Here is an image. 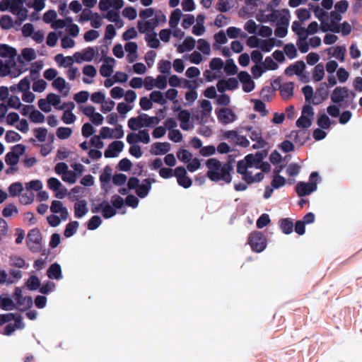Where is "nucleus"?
Segmentation results:
<instances>
[{"label":"nucleus","mask_w":362,"mask_h":362,"mask_svg":"<svg viewBox=\"0 0 362 362\" xmlns=\"http://www.w3.org/2000/svg\"><path fill=\"white\" fill-rule=\"evenodd\" d=\"M206 166L208 168L206 176L210 180L216 182L223 180L227 184L230 183L233 168L230 161L222 164L218 159L211 158L206 160Z\"/></svg>","instance_id":"obj_1"},{"label":"nucleus","mask_w":362,"mask_h":362,"mask_svg":"<svg viewBox=\"0 0 362 362\" xmlns=\"http://www.w3.org/2000/svg\"><path fill=\"white\" fill-rule=\"evenodd\" d=\"M356 93L350 90L346 86L336 87L330 96L331 100L334 104H338L342 108L350 107L355 109L356 103L354 102Z\"/></svg>","instance_id":"obj_2"},{"label":"nucleus","mask_w":362,"mask_h":362,"mask_svg":"<svg viewBox=\"0 0 362 362\" xmlns=\"http://www.w3.org/2000/svg\"><path fill=\"white\" fill-rule=\"evenodd\" d=\"M26 245L32 252L37 253L41 251L42 247V236L39 228H35L28 232Z\"/></svg>","instance_id":"obj_3"},{"label":"nucleus","mask_w":362,"mask_h":362,"mask_svg":"<svg viewBox=\"0 0 362 362\" xmlns=\"http://www.w3.org/2000/svg\"><path fill=\"white\" fill-rule=\"evenodd\" d=\"M317 177L318 173L317 172H313L310 175V182H299L296 186V192L298 197H305L316 191L317 188V183L313 180L315 178Z\"/></svg>","instance_id":"obj_4"},{"label":"nucleus","mask_w":362,"mask_h":362,"mask_svg":"<svg viewBox=\"0 0 362 362\" xmlns=\"http://www.w3.org/2000/svg\"><path fill=\"white\" fill-rule=\"evenodd\" d=\"M252 251L255 252H262L267 247V240L264 234L258 230L250 233L247 240Z\"/></svg>","instance_id":"obj_5"},{"label":"nucleus","mask_w":362,"mask_h":362,"mask_svg":"<svg viewBox=\"0 0 362 362\" xmlns=\"http://www.w3.org/2000/svg\"><path fill=\"white\" fill-rule=\"evenodd\" d=\"M246 129L250 132L249 135L250 139L256 142L252 145V148H262L267 145V142L262 137L261 129H253L252 127H247Z\"/></svg>","instance_id":"obj_6"},{"label":"nucleus","mask_w":362,"mask_h":362,"mask_svg":"<svg viewBox=\"0 0 362 362\" xmlns=\"http://www.w3.org/2000/svg\"><path fill=\"white\" fill-rule=\"evenodd\" d=\"M217 118L219 122L223 124H228L234 122L236 119V115L234 112L228 107H223L216 112Z\"/></svg>","instance_id":"obj_7"},{"label":"nucleus","mask_w":362,"mask_h":362,"mask_svg":"<svg viewBox=\"0 0 362 362\" xmlns=\"http://www.w3.org/2000/svg\"><path fill=\"white\" fill-rule=\"evenodd\" d=\"M17 55V51L15 48L6 45L0 44V57L3 58L8 57V63L11 64V66H16V62L14 60Z\"/></svg>","instance_id":"obj_8"},{"label":"nucleus","mask_w":362,"mask_h":362,"mask_svg":"<svg viewBox=\"0 0 362 362\" xmlns=\"http://www.w3.org/2000/svg\"><path fill=\"white\" fill-rule=\"evenodd\" d=\"M329 92L326 83H322L320 86L316 89L313 103L314 105H320L328 98Z\"/></svg>","instance_id":"obj_9"},{"label":"nucleus","mask_w":362,"mask_h":362,"mask_svg":"<svg viewBox=\"0 0 362 362\" xmlns=\"http://www.w3.org/2000/svg\"><path fill=\"white\" fill-rule=\"evenodd\" d=\"M289 11L286 8L281 10L273 9L272 10V13L265 16V19L264 21L279 23L280 22L281 18L287 17L289 18Z\"/></svg>","instance_id":"obj_10"},{"label":"nucleus","mask_w":362,"mask_h":362,"mask_svg":"<svg viewBox=\"0 0 362 362\" xmlns=\"http://www.w3.org/2000/svg\"><path fill=\"white\" fill-rule=\"evenodd\" d=\"M115 59L111 57H105L104 63L100 69V73L103 77H109L113 72V66Z\"/></svg>","instance_id":"obj_11"},{"label":"nucleus","mask_w":362,"mask_h":362,"mask_svg":"<svg viewBox=\"0 0 362 362\" xmlns=\"http://www.w3.org/2000/svg\"><path fill=\"white\" fill-rule=\"evenodd\" d=\"M124 143L121 141H115L112 142L108 148L105 151V156L106 158H114L117 156V153L122 151Z\"/></svg>","instance_id":"obj_12"},{"label":"nucleus","mask_w":362,"mask_h":362,"mask_svg":"<svg viewBox=\"0 0 362 362\" xmlns=\"http://www.w3.org/2000/svg\"><path fill=\"white\" fill-rule=\"evenodd\" d=\"M155 182L154 179L146 178L142 181L141 185H139L138 189L136 190V193L140 198H145L149 193L151 189V185Z\"/></svg>","instance_id":"obj_13"},{"label":"nucleus","mask_w":362,"mask_h":362,"mask_svg":"<svg viewBox=\"0 0 362 362\" xmlns=\"http://www.w3.org/2000/svg\"><path fill=\"white\" fill-rule=\"evenodd\" d=\"M305 69V64L303 61L300 60L295 62L293 64H291L285 69V74L288 76H292L296 74L300 76Z\"/></svg>","instance_id":"obj_14"},{"label":"nucleus","mask_w":362,"mask_h":362,"mask_svg":"<svg viewBox=\"0 0 362 362\" xmlns=\"http://www.w3.org/2000/svg\"><path fill=\"white\" fill-rule=\"evenodd\" d=\"M289 25V18H281L280 22L276 23L274 34L278 37H284L288 33V27Z\"/></svg>","instance_id":"obj_15"},{"label":"nucleus","mask_w":362,"mask_h":362,"mask_svg":"<svg viewBox=\"0 0 362 362\" xmlns=\"http://www.w3.org/2000/svg\"><path fill=\"white\" fill-rule=\"evenodd\" d=\"M47 275L51 279H61L62 278L61 266L58 263L52 264L47 271Z\"/></svg>","instance_id":"obj_16"},{"label":"nucleus","mask_w":362,"mask_h":362,"mask_svg":"<svg viewBox=\"0 0 362 362\" xmlns=\"http://www.w3.org/2000/svg\"><path fill=\"white\" fill-rule=\"evenodd\" d=\"M87 202L86 200H80L74 204V216L78 218H82L88 212Z\"/></svg>","instance_id":"obj_17"},{"label":"nucleus","mask_w":362,"mask_h":362,"mask_svg":"<svg viewBox=\"0 0 362 362\" xmlns=\"http://www.w3.org/2000/svg\"><path fill=\"white\" fill-rule=\"evenodd\" d=\"M170 149V145L168 142H157L152 145L151 153L154 155L167 153Z\"/></svg>","instance_id":"obj_18"},{"label":"nucleus","mask_w":362,"mask_h":362,"mask_svg":"<svg viewBox=\"0 0 362 362\" xmlns=\"http://www.w3.org/2000/svg\"><path fill=\"white\" fill-rule=\"evenodd\" d=\"M100 206H102L100 207L101 211L103 214V216L105 218H112L117 214L116 209L112 206H111L107 201H103V202H101Z\"/></svg>","instance_id":"obj_19"},{"label":"nucleus","mask_w":362,"mask_h":362,"mask_svg":"<svg viewBox=\"0 0 362 362\" xmlns=\"http://www.w3.org/2000/svg\"><path fill=\"white\" fill-rule=\"evenodd\" d=\"M294 83L286 82L282 85L280 95L284 100L289 99L293 95Z\"/></svg>","instance_id":"obj_20"},{"label":"nucleus","mask_w":362,"mask_h":362,"mask_svg":"<svg viewBox=\"0 0 362 362\" xmlns=\"http://www.w3.org/2000/svg\"><path fill=\"white\" fill-rule=\"evenodd\" d=\"M128 127L130 129L136 131L143 127L144 125V119L142 115L136 117H131L128 120Z\"/></svg>","instance_id":"obj_21"},{"label":"nucleus","mask_w":362,"mask_h":362,"mask_svg":"<svg viewBox=\"0 0 362 362\" xmlns=\"http://www.w3.org/2000/svg\"><path fill=\"white\" fill-rule=\"evenodd\" d=\"M279 223L280 228L284 233L288 235L292 233L293 223L289 218H281L279 221Z\"/></svg>","instance_id":"obj_22"},{"label":"nucleus","mask_w":362,"mask_h":362,"mask_svg":"<svg viewBox=\"0 0 362 362\" xmlns=\"http://www.w3.org/2000/svg\"><path fill=\"white\" fill-rule=\"evenodd\" d=\"M33 298L30 296H23L21 299L18 300L17 309L20 311H25L33 305Z\"/></svg>","instance_id":"obj_23"},{"label":"nucleus","mask_w":362,"mask_h":362,"mask_svg":"<svg viewBox=\"0 0 362 362\" xmlns=\"http://www.w3.org/2000/svg\"><path fill=\"white\" fill-rule=\"evenodd\" d=\"M292 30L298 35L301 40H306L305 28L302 27L301 23L299 21H295L292 23Z\"/></svg>","instance_id":"obj_24"},{"label":"nucleus","mask_w":362,"mask_h":362,"mask_svg":"<svg viewBox=\"0 0 362 362\" xmlns=\"http://www.w3.org/2000/svg\"><path fill=\"white\" fill-rule=\"evenodd\" d=\"M145 40L147 42L148 45L153 49L158 48L160 45V41L157 38V34L156 33H146Z\"/></svg>","instance_id":"obj_25"},{"label":"nucleus","mask_w":362,"mask_h":362,"mask_svg":"<svg viewBox=\"0 0 362 362\" xmlns=\"http://www.w3.org/2000/svg\"><path fill=\"white\" fill-rule=\"evenodd\" d=\"M325 76V67L322 64H317L313 72V78L315 82L322 80Z\"/></svg>","instance_id":"obj_26"},{"label":"nucleus","mask_w":362,"mask_h":362,"mask_svg":"<svg viewBox=\"0 0 362 362\" xmlns=\"http://www.w3.org/2000/svg\"><path fill=\"white\" fill-rule=\"evenodd\" d=\"M78 222L76 221H70L66 226L64 235L66 238H70L76 232L78 228Z\"/></svg>","instance_id":"obj_27"},{"label":"nucleus","mask_w":362,"mask_h":362,"mask_svg":"<svg viewBox=\"0 0 362 362\" xmlns=\"http://www.w3.org/2000/svg\"><path fill=\"white\" fill-rule=\"evenodd\" d=\"M182 16V12L179 8L175 9L170 16L169 25L172 28H175Z\"/></svg>","instance_id":"obj_28"},{"label":"nucleus","mask_w":362,"mask_h":362,"mask_svg":"<svg viewBox=\"0 0 362 362\" xmlns=\"http://www.w3.org/2000/svg\"><path fill=\"white\" fill-rule=\"evenodd\" d=\"M276 39L269 38L268 40H260L259 47L262 51L269 52L275 45Z\"/></svg>","instance_id":"obj_29"},{"label":"nucleus","mask_w":362,"mask_h":362,"mask_svg":"<svg viewBox=\"0 0 362 362\" xmlns=\"http://www.w3.org/2000/svg\"><path fill=\"white\" fill-rule=\"evenodd\" d=\"M55 61L59 66H71L74 63V59L71 57H64L62 54H58L54 57Z\"/></svg>","instance_id":"obj_30"},{"label":"nucleus","mask_w":362,"mask_h":362,"mask_svg":"<svg viewBox=\"0 0 362 362\" xmlns=\"http://www.w3.org/2000/svg\"><path fill=\"white\" fill-rule=\"evenodd\" d=\"M0 308L3 310H12L17 308L13 300L8 297L1 298Z\"/></svg>","instance_id":"obj_31"},{"label":"nucleus","mask_w":362,"mask_h":362,"mask_svg":"<svg viewBox=\"0 0 362 362\" xmlns=\"http://www.w3.org/2000/svg\"><path fill=\"white\" fill-rule=\"evenodd\" d=\"M23 190V187L22 183L20 182H13L8 187V192L11 197L19 195Z\"/></svg>","instance_id":"obj_32"},{"label":"nucleus","mask_w":362,"mask_h":362,"mask_svg":"<svg viewBox=\"0 0 362 362\" xmlns=\"http://www.w3.org/2000/svg\"><path fill=\"white\" fill-rule=\"evenodd\" d=\"M97 48L88 47L81 51L85 62H91L95 56Z\"/></svg>","instance_id":"obj_33"},{"label":"nucleus","mask_w":362,"mask_h":362,"mask_svg":"<svg viewBox=\"0 0 362 362\" xmlns=\"http://www.w3.org/2000/svg\"><path fill=\"white\" fill-rule=\"evenodd\" d=\"M13 26L12 18L8 15H4L0 18V27L4 30H9Z\"/></svg>","instance_id":"obj_34"},{"label":"nucleus","mask_w":362,"mask_h":362,"mask_svg":"<svg viewBox=\"0 0 362 362\" xmlns=\"http://www.w3.org/2000/svg\"><path fill=\"white\" fill-rule=\"evenodd\" d=\"M30 119L34 123H42L45 120V115L34 107L30 112Z\"/></svg>","instance_id":"obj_35"},{"label":"nucleus","mask_w":362,"mask_h":362,"mask_svg":"<svg viewBox=\"0 0 362 362\" xmlns=\"http://www.w3.org/2000/svg\"><path fill=\"white\" fill-rule=\"evenodd\" d=\"M5 162L8 165L16 166L19 162V156L15 152H8L5 156Z\"/></svg>","instance_id":"obj_36"},{"label":"nucleus","mask_w":362,"mask_h":362,"mask_svg":"<svg viewBox=\"0 0 362 362\" xmlns=\"http://www.w3.org/2000/svg\"><path fill=\"white\" fill-rule=\"evenodd\" d=\"M317 124L321 129H327L330 127L331 121L327 115L322 114L317 119Z\"/></svg>","instance_id":"obj_37"},{"label":"nucleus","mask_w":362,"mask_h":362,"mask_svg":"<svg viewBox=\"0 0 362 362\" xmlns=\"http://www.w3.org/2000/svg\"><path fill=\"white\" fill-rule=\"evenodd\" d=\"M224 69L226 74L229 75H234L238 72V67L232 59L226 60Z\"/></svg>","instance_id":"obj_38"},{"label":"nucleus","mask_w":362,"mask_h":362,"mask_svg":"<svg viewBox=\"0 0 362 362\" xmlns=\"http://www.w3.org/2000/svg\"><path fill=\"white\" fill-rule=\"evenodd\" d=\"M18 213V208L13 204H8L6 205L2 211V215L4 217L8 218L13 214Z\"/></svg>","instance_id":"obj_39"},{"label":"nucleus","mask_w":362,"mask_h":362,"mask_svg":"<svg viewBox=\"0 0 362 362\" xmlns=\"http://www.w3.org/2000/svg\"><path fill=\"white\" fill-rule=\"evenodd\" d=\"M26 286L28 288L30 291H35L37 290L40 286V279L36 276H31L26 282Z\"/></svg>","instance_id":"obj_40"},{"label":"nucleus","mask_w":362,"mask_h":362,"mask_svg":"<svg viewBox=\"0 0 362 362\" xmlns=\"http://www.w3.org/2000/svg\"><path fill=\"white\" fill-rule=\"evenodd\" d=\"M72 129L69 127H59L57 130V136L59 139H66L71 136Z\"/></svg>","instance_id":"obj_41"},{"label":"nucleus","mask_w":362,"mask_h":362,"mask_svg":"<svg viewBox=\"0 0 362 362\" xmlns=\"http://www.w3.org/2000/svg\"><path fill=\"white\" fill-rule=\"evenodd\" d=\"M286 180L284 177L276 175H274L273 180L271 182V186L272 188L279 189L285 185Z\"/></svg>","instance_id":"obj_42"},{"label":"nucleus","mask_w":362,"mask_h":362,"mask_svg":"<svg viewBox=\"0 0 362 362\" xmlns=\"http://www.w3.org/2000/svg\"><path fill=\"white\" fill-rule=\"evenodd\" d=\"M296 126L299 128L307 129L312 124V119L301 115L296 121Z\"/></svg>","instance_id":"obj_43"},{"label":"nucleus","mask_w":362,"mask_h":362,"mask_svg":"<svg viewBox=\"0 0 362 362\" xmlns=\"http://www.w3.org/2000/svg\"><path fill=\"white\" fill-rule=\"evenodd\" d=\"M177 157L180 160L187 163L192 160V154L186 149H180L177 153Z\"/></svg>","instance_id":"obj_44"},{"label":"nucleus","mask_w":362,"mask_h":362,"mask_svg":"<svg viewBox=\"0 0 362 362\" xmlns=\"http://www.w3.org/2000/svg\"><path fill=\"white\" fill-rule=\"evenodd\" d=\"M346 54V48L341 46H337L334 49V52L332 54V57H335L340 62L344 61Z\"/></svg>","instance_id":"obj_45"},{"label":"nucleus","mask_w":362,"mask_h":362,"mask_svg":"<svg viewBox=\"0 0 362 362\" xmlns=\"http://www.w3.org/2000/svg\"><path fill=\"white\" fill-rule=\"evenodd\" d=\"M150 98L152 102L159 103L160 105H164L166 103V100L163 98V93L158 90L151 92L150 94Z\"/></svg>","instance_id":"obj_46"},{"label":"nucleus","mask_w":362,"mask_h":362,"mask_svg":"<svg viewBox=\"0 0 362 362\" xmlns=\"http://www.w3.org/2000/svg\"><path fill=\"white\" fill-rule=\"evenodd\" d=\"M34 133L36 139L40 141L44 142L47 136V129L45 127H38L34 129Z\"/></svg>","instance_id":"obj_47"},{"label":"nucleus","mask_w":362,"mask_h":362,"mask_svg":"<svg viewBox=\"0 0 362 362\" xmlns=\"http://www.w3.org/2000/svg\"><path fill=\"white\" fill-rule=\"evenodd\" d=\"M11 265L17 268H23L25 265L24 259L17 255L10 257Z\"/></svg>","instance_id":"obj_48"},{"label":"nucleus","mask_w":362,"mask_h":362,"mask_svg":"<svg viewBox=\"0 0 362 362\" xmlns=\"http://www.w3.org/2000/svg\"><path fill=\"white\" fill-rule=\"evenodd\" d=\"M144 127H151L153 124H158L160 118L158 117H148L146 114H142Z\"/></svg>","instance_id":"obj_49"},{"label":"nucleus","mask_w":362,"mask_h":362,"mask_svg":"<svg viewBox=\"0 0 362 362\" xmlns=\"http://www.w3.org/2000/svg\"><path fill=\"white\" fill-rule=\"evenodd\" d=\"M293 133H295V141L300 143L301 145L304 144L308 138V136L305 131L298 130L292 132V134Z\"/></svg>","instance_id":"obj_50"},{"label":"nucleus","mask_w":362,"mask_h":362,"mask_svg":"<svg viewBox=\"0 0 362 362\" xmlns=\"http://www.w3.org/2000/svg\"><path fill=\"white\" fill-rule=\"evenodd\" d=\"M102 223V220L98 216H93L88 223V229L90 230H95Z\"/></svg>","instance_id":"obj_51"},{"label":"nucleus","mask_w":362,"mask_h":362,"mask_svg":"<svg viewBox=\"0 0 362 362\" xmlns=\"http://www.w3.org/2000/svg\"><path fill=\"white\" fill-rule=\"evenodd\" d=\"M21 55L28 62H30L36 58L35 52L32 48H24L21 52Z\"/></svg>","instance_id":"obj_52"},{"label":"nucleus","mask_w":362,"mask_h":362,"mask_svg":"<svg viewBox=\"0 0 362 362\" xmlns=\"http://www.w3.org/2000/svg\"><path fill=\"white\" fill-rule=\"evenodd\" d=\"M171 63L168 60H161L158 64V71L163 74H168L170 72Z\"/></svg>","instance_id":"obj_53"},{"label":"nucleus","mask_w":362,"mask_h":362,"mask_svg":"<svg viewBox=\"0 0 362 362\" xmlns=\"http://www.w3.org/2000/svg\"><path fill=\"white\" fill-rule=\"evenodd\" d=\"M76 119L75 115L70 110H66L62 117V120L68 124L74 123Z\"/></svg>","instance_id":"obj_54"},{"label":"nucleus","mask_w":362,"mask_h":362,"mask_svg":"<svg viewBox=\"0 0 362 362\" xmlns=\"http://www.w3.org/2000/svg\"><path fill=\"white\" fill-rule=\"evenodd\" d=\"M197 48L204 54H209L211 49L209 43L204 39H199L198 40Z\"/></svg>","instance_id":"obj_55"},{"label":"nucleus","mask_w":362,"mask_h":362,"mask_svg":"<svg viewBox=\"0 0 362 362\" xmlns=\"http://www.w3.org/2000/svg\"><path fill=\"white\" fill-rule=\"evenodd\" d=\"M284 52L289 59H293L297 56V50L293 44H287L284 47Z\"/></svg>","instance_id":"obj_56"},{"label":"nucleus","mask_w":362,"mask_h":362,"mask_svg":"<svg viewBox=\"0 0 362 362\" xmlns=\"http://www.w3.org/2000/svg\"><path fill=\"white\" fill-rule=\"evenodd\" d=\"M88 97L89 93L88 91L81 90L74 95V99L77 103H83L88 100Z\"/></svg>","instance_id":"obj_57"},{"label":"nucleus","mask_w":362,"mask_h":362,"mask_svg":"<svg viewBox=\"0 0 362 362\" xmlns=\"http://www.w3.org/2000/svg\"><path fill=\"white\" fill-rule=\"evenodd\" d=\"M21 139V135L13 130L8 131L5 136V139L8 143L18 141Z\"/></svg>","instance_id":"obj_58"},{"label":"nucleus","mask_w":362,"mask_h":362,"mask_svg":"<svg viewBox=\"0 0 362 362\" xmlns=\"http://www.w3.org/2000/svg\"><path fill=\"white\" fill-rule=\"evenodd\" d=\"M270 218L268 214H262L257 221L256 225L258 228H262L270 223Z\"/></svg>","instance_id":"obj_59"},{"label":"nucleus","mask_w":362,"mask_h":362,"mask_svg":"<svg viewBox=\"0 0 362 362\" xmlns=\"http://www.w3.org/2000/svg\"><path fill=\"white\" fill-rule=\"evenodd\" d=\"M223 62L221 58H213L209 63V67L211 70L219 71L223 68Z\"/></svg>","instance_id":"obj_60"},{"label":"nucleus","mask_w":362,"mask_h":362,"mask_svg":"<svg viewBox=\"0 0 362 362\" xmlns=\"http://www.w3.org/2000/svg\"><path fill=\"white\" fill-rule=\"evenodd\" d=\"M47 87V83L43 79H38L33 84V90L35 92L41 93L45 90Z\"/></svg>","instance_id":"obj_61"},{"label":"nucleus","mask_w":362,"mask_h":362,"mask_svg":"<svg viewBox=\"0 0 362 362\" xmlns=\"http://www.w3.org/2000/svg\"><path fill=\"white\" fill-rule=\"evenodd\" d=\"M127 180L126 175L122 173L115 174L112 177V182L117 186L124 185Z\"/></svg>","instance_id":"obj_62"},{"label":"nucleus","mask_w":362,"mask_h":362,"mask_svg":"<svg viewBox=\"0 0 362 362\" xmlns=\"http://www.w3.org/2000/svg\"><path fill=\"white\" fill-rule=\"evenodd\" d=\"M57 13L54 10H49L45 12L43 15V21L46 23H52L57 18Z\"/></svg>","instance_id":"obj_63"},{"label":"nucleus","mask_w":362,"mask_h":362,"mask_svg":"<svg viewBox=\"0 0 362 362\" xmlns=\"http://www.w3.org/2000/svg\"><path fill=\"white\" fill-rule=\"evenodd\" d=\"M122 15L125 17L129 18V20H134L136 18L137 13L136 10L133 7H126L123 11Z\"/></svg>","instance_id":"obj_64"}]
</instances>
